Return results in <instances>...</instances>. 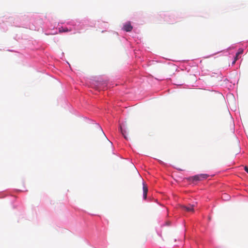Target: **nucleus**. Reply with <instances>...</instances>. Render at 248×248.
Segmentation results:
<instances>
[{"mask_svg": "<svg viewBox=\"0 0 248 248\" xmlns=\"http://www.w3.org/2000/svg\"><path fill=\"white\" fill-rule=\"evenodd\" d=\"M244 170L248 173V167H247V166H245L244 167Z\"/></svg>", "mask_w": 248, "mask_h": 248, "instance_id": "nucleus-8", "label": "nucleus"}, {"mask_svg": "<svg viewBox=\"0 0 248 248\" xmlns=\"http://www.w3.org/2000/svg\"><path fill=\"white\" fill-rule=\"evenodd\" d=\"M194 205L192 204H188L187 205H182L181 208L184 211H186L188 212H193L194 210Z\"/></svg>", "mask_w": 248, "mask_h": 248, "instance_id": "nucleus-2", "label": "nucleus"}, {"mask_svg": "<svg viewBox=\"0 0 248 248\" xmlns=\"http://www.w3.org/2000/svg\"><path fill=\"white\" fill-rule=\"evenodd\" d=\"M133 27L131 26L130 22L125 23L123 27V30L126 31H132Z\"/></svg>", "mask_w": 248, "mask_h": 248, "instance_id": "nucleus-3", "label": "nucleus"}, {"mask_svg": "<svg viewBox=\"0 0 248 248\" xmlns=\"http://www.w3.org/2000/svg\"><path fill=\"white\" fill-rule=\"evenodd\" d=\"M69 30L67 28H65V29H60V32H67Z\"/></svg>", "mask_w": 248, "mask_h": 248, "instance_id": "nucleus-7", "label": "nucleus"}, {"mask_svg": "<svg viewBox=\"0 0 248 248\" xmlns=\"http://www.w3.org/2000/svg\"><path fill=\"white\" fill-rule=\"evenodd\" d=\"M148 187L144 183H143V195L144 199H146L147 198V194L148 192Z\"/></svg>", "mask_w": 248, "mask_h": 248, "instance_id": "nucleus-5", "label": "nucleus"}, {"mask_svg": "<svg viewBox=\"0 0 248 248\" xmlns=\"http://www.w3.org/2000/svg\"><path fill=\"white\" fill-rule=\"evenodd\" d=\"M208 175L205 174H201L199 175H195L190 178L189 179H191L193 181H200L202 180L203 179H205L207 177Z\"/></svg>", "mask_w": 248, "mask_h": 248, "instance_id": "nucleus-1", "label": "nucleus"}, {"mask_svg": "<svg viewBox=\"0 0 248 248\" xmlns=\"http://www.w3.org/2000/svg\"><path fill=\"white\" fill-rule=\"evenodd\" d=\"M243 52V49H239V51L236 54L235 56V61H237L238 59V57L239 55L242 54Z\"/></svg>", "mask_w": 248, "mask_h": 248, "instance_id": "nucleus-6", "label": "nucleus"}, {"mask_svg": "<svg viewBox=\"0 0 248 248\" xmlns=\"http://www.w3.org/2000/svg\"><path fill=\"white\" fill-rule=\"evenodd\" d=\"M127 128H125L124 129H123V127L121 125H120V131H121V132L122 133V135H123V136L124 137V139L128 140V134H127V131L126 130V129Z\"/></svg>", "mask_w": 248, "mask_h": 248, "instance_id": "nucleus-4", "label": "nucleus"}, {"mask_svg": "<svg viewBox=\"0 0 248 248\" xmlns=\"http://www.w3.org/2000/svg\"><path fill=\"white\" fill-rule=\"evenodd\" d=\"M236 61H235V58H234V61L232 62V64H234L235 63Z\"/></svg>", "mask_w": 248, "mask_h": 248, "instance_id": "nucleus-9", "label": "nucleus"}]
</instances>
